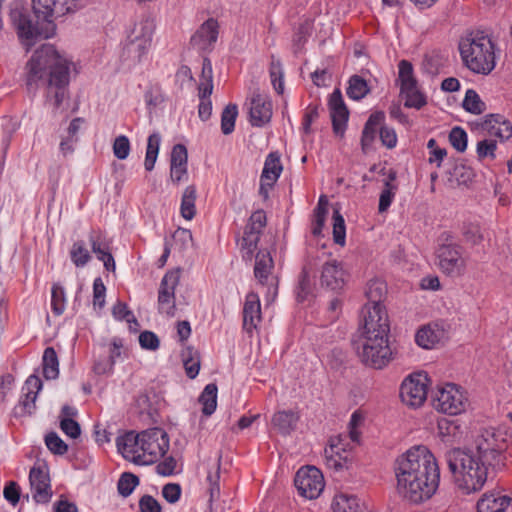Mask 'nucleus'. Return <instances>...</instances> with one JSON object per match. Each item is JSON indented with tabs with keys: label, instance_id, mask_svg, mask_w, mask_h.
<instances>
[{
	"label": "nucleus",
	"instance_id": "052dcab7",
	"mask_svg": "<svg viewBox=\"0 0 512 512\" xmlns=\"http://www.w3.org/2000/svg\"><path fill=\"white\" fill-rule=\"evenodd\" d=\"M463 236L467 242L473 245H477L483 240V235L481 234L478 224H465L463 226Z\"/></svg>",
	"mask_w": 512,
	"mask_h": 512
},
{
	"label": "nucleus",
	"instance_id": "37998d69",
	"mask_svg": "<svg viewBox=\"0 0 512 512\" xmlns=\"http://www.w3.org/2000/svg\"><path fill=\"white\" fill-rule=\"evenodd\" d=\"M212 94L211 86L198 87L199 106L198 114L201 120L206 121L212 114V102L210 96Z\"/></svg>",
	"mask_w": 512,
	"mask_h": 512
},
{
	"label": "nucleus",
	"instance_id": "473e14b6",
	"mask_svg": "<svg viewBox=\"0 0 512 512\" xmlns=\"http://www.w3.org/2000/svg\"><path fill=\"white\" fill-rule=\"evenodd\" d=\"M43 375L47 380L56 379L59 375V361L53 347H47L42 357Z\"/></svg>",
	"mask_w": 512,
	"mask_h": 512
},
{
	"label": "nucleus",
	"instance_id": "49530a36",
	"mask_svg": "<svg viewBox=\"0 0 512 512\" xmlns=\"http://www.w3.org/2000/svg\"><path fill=\"white\" fill-rule=\"evenodd\" d=\"M238 115L236 104H228L221 114V131L224 135H229L234 131L235 121Z\"/></svg>",
	"mask_w": 512,
	"mask_h": 512
},
{
	"label": "nucleus",
	"instance_id": "09e8293b",
	"mask_svg": "<svg viewBox=\"0 0 512 512\" xmlns=\"http://www.w3.org/2000/svg\"><path fill=\"white\" fill-rule=\"evenodd\" d=\"M138 484L139 478L135 474L131 472H124L118 480L117 489L121 496L128 497L132 494Z\"/></svg>",
	"mask_w": 512,
	"mask_h": 512
},
{
	"label": "nucleus",
	"instance_id": "680f3d73",
	"mask_svg": "<svg viewBox=\"0 0 512 512\" xmlns=\"http://www.w3.org/2000/svg\"><path fill=\"white\" fill-rule=\"evenodd\" d=\"M188 153L183 144H176L172 148L170 166H187Z\"/></svg>",
	"mask_w": 512,
	"mask_h": 512
},
{
	"label": "nucleus",
	"instance_id": "f03ea898",
	"mask_svg": "<svg viewBox=\"0 0 512 512\" xmlns=\"http://www.w3.org/2000/svg\"><path fill=\"white\" fill-rule=\"evenodd\" d=\"M396 490L405 500L420 504L437 491L440 470L435 456L425 446H415L400 455L394 463Z\"/></svg>",
	"mask_w": 512,
	"mask_h": 512
},
{
	"label": "nucleus",
	"instance_id": "5fc2aeb1",
	"mask_svg": "<svg viewBox=\"0 0 512 512\" xmlns=\"http://www.w3.org/2000/svg\"><path fill=\"white\" fill-rule=\"evenodd\" d=\"M47 448L55 455H64L68 451V445L59 437L56 432H49L45 436Z\"/></svg>",
	"mask_w": 512,
	"mask_h": 512
},
{
	"label": "nucleus",
	"instance_id": "ea45409f",
	"mask_svg": "<svg viewBox=\"0 0 512 512\" xmlns=\"http://www.w3.org/2000/svg\"><path fill=\"white\" fill-rule=\"evenodd\" d=\"M370 92L365 79L359 75H353L348 81L347 95L350 99L361 100Z\"/></svg>",
	"mask_w": 512,
	"mask_h": 512
},
{
	"label": "nucleus",
	"instance_id": "1a4fd4ad",
	"mask_svg": "<svg viewBox=\"0 0 512 512\" xmlns=\"http://www.w3.org/2000/svg\"><path fill=\"white\" fill-rule=\"evenodd\" d=\"M433 407L442 413L458 415L466 410L468 399L459 386L447 383L437 387L431 396Z\"/></svg>",
	"mask_w": 512,
	"mask_h": 512
},
{
	"label": "nucleus",
	"instance_id": "7ed1b4c3",
	"mask_svg": "<svg viewBox=\"0 0 512 512\" xmlns=\"http://www.w3.org/2000/svg\"><path fill=\"white\" fill-rule=\"evenodd\" d=\"M26 86L30 93L45 89L46 101L59 109L67 97L70 67L53 45L37 49L27 63Z\"/></svg>",
	"mask_w": 512,
	"mask_h": 512
},
{
	"label": "nucleus",
	"instance_id": "b1692460",
	"mask_svg": "<svg viewBox=\"0 0 512 512\" xmlns=\"http://www.w3.org/2000/svg\"><path fill=\"white\" fill-rule=\"evenodd\" d=\"M482 129L490 136L498 137L500 140H507L512 136V124L501 114H489L485 116Z\"/></svg>",
	"mask_w": 512,
	"mask_h": 512
},
{
	"label": "nucleus",
	"instance_id": "c756f323",
	"mask_svg": "<svg viewBox=\"0 0 512 512\" xmlns=\"http://www.w3.org/2000/svg\"><path fill=\"white\" fill-rule=\"evenodd\" d=\"M282 164L278 152H271L266 157L261 178L269 185H274L282 172Z\"/></svg>",
	"mask_w": 512,
	"mask_h": 512
},
{
	"label": "nucleus",
	"instance_id": "dca6fc26",
	"mask_svg": "<svg viewBox=\"0 0 512 512\" xmlns=\"http://www.w3.org/2000/svg\"><path fill=\"white\" fill-rule=\"evenodd\" d=\"M180 280V270L174 269L168 271L161 280L158 291V305L160 313L167 316L175 315V288Z\"/></svg>",
	"mask_w": 512,
	"mask_h": 512
},
{
	"label": "nucleus",
	"instance_id": "aec40b11",
	"mask_svg": "<svg viewBox=\"0 0 512 512\" xmlns=\"http://www.w3.org/2000/svg\"><path fill=\"white\" fill-rule=\"evenodd\" d=\"M347 281V273L342 263L337 260H329L322 265L320 283L322 287L331 291H341Z\"/></svg>",
	"mask_w": 512,
	"mask_h": 512
},
{
	"label": "nucleus",
	"instance_id": "ddd939ff",
	"mask_svg": "<svg viewBox=\"0 0 512 512\" xmlns=\"http://www.w3.org/2000/svg\"><path fill=\"white\" fill-rule=\"evenodd\" d=\"M428 378L424 373H413L407 376L400 386V399L410 408L421 407L427 399Z\"/></svg>",
	"mask_w": 512,
	"mask_h": 512
},
{
	"label": "nucleus",
	"instance_id": "5701e85b",
	"mask_svg": "<svg viewBox=\"0 0 512 512\" xmlns=\"http://www.w3.org/2000/svg\"><path fill=\"white\" fill-rule=\"evenodd\" d=\"M116 445L118 451L126 458L132 460L136 464H142L137 461L142 459V451L140 449V433L129 431L122 436L117 437Z\"/></svg>",
	"mask_w": 512,
	"mask_h": 512
},
{
	"label": "nucleus",
	"instance_id": "a18cd8bd",
	"mask_svg": "<svg viewBox=\"0 0 512 512\" xmlns=\"http://www.w3.org/2000/svg\"><path fill=\"white\" fill-rule=\"evenodd\" d=\"M462 106L467 112L475 115H479L486 110V104L473 89L466 91Z\"/></svg>",
	"mask_w": 512,
	"mask_h": 512
},
{
	"label": "nucleus",
	"instance_id": "13d9d810",
	"mask_svg": "<svg viewBox=\"0 0 512 512\" xmlns=\"http://www.w3.org/2000/svg\"><path fill=\"white\" fill-rule=\"evenodd\" d=\"M113 153L119 160H124L130 153V142L125 135H120L115 138L113 143Z\"/></svg>",
	"mask_w": 512,
	"mask_h": 512
},
{
	"label": "nucleus",
	"instance_id": "3c124183",
	"mask_svg": "<svg viewBox=\"0 0 512 512\" xmlns=\"http://www.w3.org/2000/svg\"><path fill=\"white\" fill-rule=\"evenodd\" d=\"M65 291L64 288L59 284L55 283L51 290V307L55 315H61L65 310Z\"/></svg>",
	"mask_w": 512,
	"mask_h": 512
},
{
	"label": "nucleus",
	"instance_id": "cd10ccee",
	"mask_svg": "<svg viewBox=\"0 0 512 512\" xmlns=\"http://www.w3.org/2000/svg\"><path fill=\"white\" fill-rule=\"evenodd\" d=\"M341 451L345 452V448L341 444L340 437L330 439V445L324 450L326 465L336 471L344 467L347 458L342 456Z\"/></svg>",
	"mask_w": 512,
	"mask_h": 512
},
{
	"label": "nucleus",
	"instance_id": "603ef678",
	"mask_svg": "<svg viewBox=\"0 0 512 512\" xmlns=\"http://www.w3.org/2000/svg\"><path fill=\"white\" fill-rule=\"evenodd\" d=\"M214 471H209L207 475V482L209 483V494H210V501H213L217 499L220 495V486H219V479H220V458L217 460V462L213 465Z\"/></svg>",
	"mask_w": 512,
	"mask_h": 512
},
{
	"label": "nucleus",
	"instance_id": "39448f33",
	"mask_svg": "<svg viewBox=\"0 0 512 512\" xmlns=\"http://www.w3.org/2000/svg\"><path fill=\"white\" fill-rule=\"evenodd\" d=\"M459 52L464 66L475 74L486 76L495 69V44L482 30L471 31L462 37Z\"/></svg>",
	"mask_w": 512,
	"mask_h": 512
},
{
	"label": "nucleus",
	"instance_id": "20e7f679",
	"mask_svg": "<svg viewBox=\"0 0 512 512\" xmlns=\"http://www.w3.org/2000/svg\"><path fill=\"white\" fill-rule=\"evenodd\" d=\"M33 20L29 11L19 2L10 7V19L21 42L29 49L38 40L54 35V18L64 16L77 8V0H32Z\"/></svg>",
	"mask_w": 512,
	"mask_h": 512
},
{
	"label": "nucleus",
	"instance_id": "bf43d9fd",
	"mask_svg": "<svg viewBox=\"0 0 512 512\" xmlns=\"http://www.w3.org/2000/svg\"><path fill=\"white\" fill-rule=\"evenodd\" d=\"M497 148V144L495 140L492 139H484L477 143V156L480 160L490 157L491 159L495 158V150Z\"/></svg>",
	"mask_w": 512,
	"mask_h": 512
},
{
	"label": "nucleus",
	"instance_id": "864d4df0",
	"mask_svg": "<svg viewBox=\"0 0 512 512\" xmlns=\"http://www.w3.org/2000/svg\"><path fill=\"white\" fill-rule=\"evenodd\" d=\"M346 237L345 221L338 210L333 212V239L336 244L344 245Z\"/></svg>",
	"mask_w": 512,
	"mask_h": 512
},
{
	"label": "nucleus",
	"instance_id": "e2e57ef3",
	"mask_svg": "<svg viewBox=\"0 0 512 512\" xmlns=\"http://www.w3.org/2000/svg\"><path fill=\"white\" fill-rule=\"evenodd\" d=\"M112 314L117 320H126L128 323L134 322L136 325L137 320L133 313L128 309L127 305L118 301L112 308Z\"/></svg>",
	"mask_w": 512,
	"mask_h": 512
},
{
	"label": "nucleus",
	"instance_id": "f3484780",
	"mask_svg": "<svg viewBox=\"0 0 512 512\" xmlns=\"http://www.w3.org/2000/svg\"><path fill=\"white\" fill-rule=\"evenodd\" d=\"M32 497L37 503H48L52 497L51 480L48 467L33 466L29 472Z\"/></svg>",
	"mask_w": 512,
	"mask_h": 512
},
{
	"label": "nucleus",
	"instance_id": "a211bd4d",
	"mask_svg": "<svg viewBox=\"0 0 512 512\" xmlns=\"http://www.w3.org/2000/svg\"><path fill=\"white\" fill-rule=\"evenodd\" d=\"M249 121L254 127H263L272 117V103L266 94L254 91L249 98Z\"/></svg>",
	"mask_w": 512,
	"mask_h": 512
},
{
	"label": "nucleus",
	"instance_id": "2f4dec72",
	"mask_svg": "<svg viewBox=\"0 0 512 512\" xmlns=\"http://www.w3.org/2000/svg\"><path fill=\"white\" fill-rule=\"evenodd\" d=\"M273 267V259L268 251H259L256 254L254 275L261 284H265Z\"/></svg>",
	"mask_w": 512,
	"mask_h": 512
},
{
	"label": "nucleus",
	"instance_id": "c03bdc74",
	"mask_svg": "<svg viewBox=\"0 0 512 512\" xmlns=\"http://www.w3.org/2000/svg\"><path fill=\"white\" fill-rule=\"evenodd\" d=\"M441 335L439 330H435L430 325L418 330L415 336L416 343L426 349L431 348L440 341Z\"/></svg>",
	"mask_w": 512,
	"mask_h": 512
},
{
	"label": "nucleus",
	"instance_id": "0e129e2a",
	"mask_svg": "<svg viewBox=\"0 0 512 512\" xmlns=\"http://www.w3.org/2000/svg\"><path fill=\"white\" fill-rule=\"evenodd\" d=\"M105 293L106 287L101 278H96L93 282V304L94 306H98L100 309L104 307L105 304Z\"/></svg>",
	"mask_w": 512,
	"mask_h": 512
},
{
	"label": "nucleus",
	"instance_id": "0eeeda50",
	"mask_svg": "<svg viewBox=\"0 0 512 512\" xmlns=\"http://www.w3.org/2000/svg\"><path fill=\"white\" fill-rule=\"evenodd\" d=\"M153 31L154 23L149 18H142L135 23L127 36L123 54L133 63H139L151 46Z\"/></svg>",
	"mask_w": 512,
	"mask_h": 512
},
{
	"label": "nucleus",
	"instance_id": "4be33fe9",
	"mask_svg": "<svg viewBox=\"0 0 512 512\" xmlns=\"http://www.w3.org/2000/svg\"><path fill=\"white\" fill-rule=\"evenodd\" d=\"M42 389V381L36 375H30L23 386L24 398L20 400L15 407V415H32L36 409V399L39 391Z\"/></svg>",
	"mask_w": 512,
	"mask_h": 512
},
{
	"label": "nucleus",
	"instance_id": "de8ad7c7",
	"mask_svg": "<svg viewBox=\"0 0 512 512\" xmlns=\"http://www.w3.org/2000/svg\"><path fill=\"white\" fill-rule=\"evenodd\" d=\"M269 74H270L271 83H272L275 91L278 94H282L284 91V81H283L284 72H283V68H282V64H281L280 60L272 57V60L270 63V68H269Z\"/></svg>",
	"mask_w": 512,
	"mask_h": 512
},
{
	"label": "nucleus",
	"instance_id": "8fccbe9b",
	"mask_svg": "<svg viewBox=\"0 0 512 512\" xmlns=\"http://www.w3.org/2000/svg\"><path fill=\"white\" fill-rule=\"evenodd\" d=\"M443 67L444 59L437 53L426 55L422 63L423 71L430 76H435L441 73Z\"/></svg>",
	"mask_w": 512,
	"mask_h": 512
},
{
	"label": "nucleus",
	"instance_id": "a19ab883",
	"mask_svg": "<svg viewBox=\"0 0 512 512\" xmlns=\"http://www.w3.org/2000/svg\"><path fill=\"white\" fill-rule=\"evenodd\" d=\"M70 259L76 267L86 266L90 260L91 255L83 240H77L73 243L70 249Z\"/></svg>",
	"mask_w": 512,
	"mask_h": 512
},
{
	"label": "nucleus",
	"instance_id": "338daca9",
	"mask_svg": "<svg viewBox=\"0 0 512 512\" xmlns=\"http://www.w3.org/2000/svg\"><path fill=\"white\" fill-rule=\"evenodd\" d=\"M380 140L384 146L391 149L397 144V135L393 128L383 125L380 127Z\"/></svg>",
	"mask_w": 512,
	"mask_h": 512
},
{
	"label": "nucleus",
	"instance_id": "72a5a7b5",
	"mask_svg": "<svg viewBox=\"0 0 512 512\" xmlns=\"http://www.w3.org/2000/svg\"><path fill=\"white\" fill-rule=\"evenodd\" d=\"M196 188L193 185L187 186L182 194L180 213L186 220H192L196 214Z\"/></svg>",
	"mask_w": 512,
	"mask_h": 512
},
{
	"label": "nucleus",
	"instance_id": "393cba45",
	"mask_svg": "<svg viewBox=\"0 0 512 512\" xmlns=\"http://www.w3.org/2000/svg\"><path fill=\"white\" fill-rule=\"evenodd\" d=\"M261 320V305L258 294L250 292L246 295L243 307V328L251 332Z\"/></svg>",
	"mask_w": 512,
	"mask_h": 512
},
{
	"label": "nucleus",
	"instance_id": "f704fd0d",
	"mask_svg": "<svg viewBox=\"0 0 512 512\" xmlns=\"http://www.w3.org/2000/svg\"><path fill=\"white\" fill-rule=\"evenodd\" d=\"M366 297L369 306H383L382 301L387 293V286L383 281L372 280L368 283L366 289Z\"/></svg>",
	"mask_w": 512,
	"mask_h": 512
},
{
	"label": "nucleus",
	"instance_id": "6e6552de",
	"mask_svg": "<svg viewBox=\"0 0 512 512\" xmlns=\"http://www.w3.org/2000/svg\"><path fill=\"white\" fill-rule=\"evenodd\" d=\"M398 81L400 96L405 99V107L420 110L427 104V97L421 91L413 65L408 60H401L398 64Z\"/></svg>",
	"mask_w": 512,
	"mask_h": 512
},
{
	"label": "nucleus",
	"instance_id": "bb28decb",
	"mask_svg": "<svg viewBox=\"0 0 512 512\" xmlns=\"http://www.w3.org/2000/svg\"><path fill=\"white\" fill-rule=\"evenodd\" d=\"M299 421V415L293 410H283L276 412L272 417V425L282 435H289L296 429Z\"/></svg>",
	"mask_w": 512,
	"mask_h": 512
},
{
	"label": "nucleus",
	"instance_id": "6e6d98bb",
	"mask_svg": "<svg viewBox=\"0 0 512 512\" xmlns=\"http://www.w3.org/2000/svg\"><path fill=\"white\" fill-rule=\"evenodd\" d=\"M449 141L458 152H464L468 142L466 131L459 126L452 128L449 133Z\"/></svg>",
	"mask_w": 512,
	"mask_h": 512
},
{
	"label": "nucleus",
	"instance_id": "a878e982",
	"mask_svg": "<svg viewBox=\"0 0 512 512\" xmlns=\"http://www.w3.org/2000/svg\"><path fill=\"white\" fill-rule=\"evenodd\" d=\"M477 512H512V499L500 494H484L477 502Z\"/></svg>",
	"mask_w": 512,
	"mask_h": 512
},
{
	"label": "nucleus",
	"instance_id": "9b49d317",
	"mask_svg": "<svg viewBox=\"0 0 512 512\" xmlns=\"http://www.w3.org/2000/svg\"><path fill=\"white\" fill-rule=\"evenodd\" d=\"M437 265L449 277L462 276L466 270V259L463 248L455 243H444L436 250Z\"/></svg>",
	"mask_w": 512,
	"mask_h": 512
},
{
	"label": "nucleus",
	"instance_id": "423d86ee",
	"mask_svg": "<svg viewBox=\"0 0 512 512\" xmlns=\"http://www.w3.org/2000/svg\"><path fill=\"white\" fill-rule=\"evenodd\" d=\"M354 348L361 362L374 369H382L391 360L392 351L388 338L368 337L353 341Z\"/></svg>",
	"mask_w": 512,
	"mask_h": 512
},
{
	"label": "nucleus",
	"instance_id": "c85d7f7f",
	"mask_svg": "<svg viewBox=\"0 0 512 512\" xmlns=\"http://www.w3.org/2000/svg\"><path fill=\"white\" fill-rule=\"evenodd\" d=\"M385 114L382 111L372 113L362 131L361 145L364 152L372 144L375 139L377 127L384 121Z\"/></svg>",
	"mask_w": 512,
	"mask_h": 512
},
{
	"label": "nucleus",
	"instance_id": "2eb2a0df",
	"mask_svg": "<svg viewBox=\"0 0 512 512\" xmlns=\"http://www.w3.org/2000/svg\"><path fill=\"white\" fill-rule=\"evenodd\" d=\"M299 494L307 499H316L324 489V478L321 471L314 467L300 468L294 478Z\"/></svg>",
	"mask_w": 512,
	"mask_h": 512
},
{
	"label": "nucleus",
	"instance_id": "7c9ffc66",
	"mask_svg": "<svg viewBox=\"0 0 512 512\" xmlns=\"http://www.w3.org/2000/svg\"><path fill=\"white\" fill-rule=\"evenodd\" d=\"M396 175L397 174L394 170H389L388 177L384 181V188L381 191L379 197L378 210L380 213H384L389 209L395 197L396 191L398 189L397 185L394 183L396 180Z\"/></svg>",
	"mask_w": 512,
	"mask_h": 512
},
{
	"label": "nucleus",
	"instance_id": "f257e3e1",
	"mask_svg": "<svg viewBox=\"0 0 512 512\" xmlns=\"http://www.w3.org/2000/svg\"><path fill=\"white\" fill-rule=\"evenodd\" d=\"M445 459L455 485L466 494L477 492L485 485L489 470L502 464V447L494 433L486 430L474 445L446 452Z\"/></svg>",
	"mask_w": 512,
	"mask_h": 512
},
{
	"label": "nucleus",
	"instance_id": "774afa93",
	"mask_svg": "<svg viewBox=\"0 0 512 512\" xmlns=\"http://www.w3.org/2000/svg\"><path fill=\"white\" fill-rule=\"evenodd\" d=\"M139 509L141 512H161L162 508L159 502L151 495H143L139 500Z\"/></svg>",
	"mask_w": 512,
	"mask_h": 512
},
{
	"label": "nucleus",
	"instance_id": "c9c22d12",
	"mask_svg": "<svg viewBox=\"0 0 512 512\" xmlns=\"http://www.w3.org/2000/svg\"><path fill=\"white\" fill-rule=\"evenodd\" d=\"M217 386L214 383H209L202 391L199 402L202 404V412L206 416L214 413L217 407Z\"/></svg>",
	"mask_w": 512,
	"mask_h": 512
},
{
	"label": "nucleus",
	"instance_id": "9d476101",
	"mask_svg": "<svg viewBox=\"0 0 512 512\" xmlns=\"http://www.w3.org/2000/svg\"><path fill=\"white\" fill-rule=\"evenodd\" d=\"M140 449L142 451V465L155 463L163 457L169 449V437L159 427L150 428L140 432Z\"/></svg>",
	"mask_w": 512,
	"mask_h": 512
},
{
	"label": "nucleus",
	"instance_id": "412c9836",
	"mask_svg": "<svg viewBox=\"0 0 512 512\" xmlns=\"http://www.w3.org/2000/svg\"><path fill=\"white\" fill-rule=\"evenodd\" d=\"M218 28L217 20L209 18L192 35L191 46L200 52L211 51L218 38Z\"/></svg>",
	"mask_w": 512,
	"mask_h": 512
},
{
	"label": "nucleus",
	"instance_id": "6ab92c4d",
	"mask_svg": "<svg viewBox=\"0 0 512 512\" xmlns=\"http://www.w3.org/2000/svg\"><path fill=\"white\" fill-rule=\"evenodd\" d=\"M328 106L332 120L333 132L343 136L349 119V110L344 102L340 89H335L329 97Z\"/></svg>",
	"mask_w": 512,
	"mask_h": 512
},
{
	"label": "nucleus",
	"instance_id": "4468645a",
	"mask_svg": "<svg viewBox=\"0 0 512 512\" xmlns=\"http://www.w3.org/2000/svg\"><path fill=\"white\" fill-rule=\"evenodd\" d=\"M266 226V214L263 210H257L250 216L245 226L244 234L240 243L242 257L244 260L251 261L254 252L258 247L260 235Z\"/></svg>",
	"mask_w": 512,
	"mask_h": 512
},
{
	"label": "nucleus",
	"instance_id": "4c0bfd02",
	"mask_svg": "<svg viewBox=\"0 0 512 512\" xmlns=\"http://www.w3.org/2000/svg\"><path fill=\"white\" fill-rule=\"evenodd\" d=\"M161 136L158 132L152 133L147 140L144 166L147 171H152L158 157Z\"/></svg>",
	"mask_w": 512,
	"mask_h": 512
},
{
	"label": "nucleus",
	"instance_id": "58836bf2",
	"mask_svg": "<svg viewBox=\"0 0 512 512\" xmlns=\"http://www.w3.org/2000/svg\"><path fill=\"white\" fill-rule=\"evenodd\" d=\"M359 499L354 495L338 494L332 502L333 512H359Z\"/></svg>",
	"mask_w": 512,
	"mask_h": 512
},
{
	"label": "nucleus",
	"instance_id": "f8f14e48",
	"mask_svg": "<svg viewBox=\"0 0 512 512\" xmlns=\"http://www.w3.org/2000/svg\"><path fill=\"white\" fill-rule=\"evenodd\" d=\"M363 326L359 338L382 337L388 338L390 324L384 306L365 305L362 310Z\"/></svg>",
	"mask_w": 512,
	"mask_h": 512
},
{
	"label": "nucleus",
	"instance_id": "79ce46f5",
	"mask_svg": "<svg viewBox=\"0 0 512 512\" xmlns=\"http://www.w3.org/2000/svg\"><path fill=\"white\" fill-rule=\"evenodd\" d=\"M314 283L310 276V271L306 266L303 267L302 272L299 276L296 295L299 302L308 300L309 296L312 295Z\"/></svg>",
	"mask_w": 512,
	"mask_h": 512
},
{
	"label": "nucleus",
	"instance_id": "e433bc0d",
	"mask_svg": "<svg viewBox=\"0 0 512 512\" xmlns=\"http://www.w3.org/2000/svg\"><path fill=\"white\" fill-rule=\"evenodd\" d=\"M182 360L186 375L190 379H194L200 369V355L198 351L194 350L192 347H186L182 351Z\"/></svg>",
	"mask_w": 512,
	"mask_h": 512
},
{
	"label": "nucleus",
	"instance_id": "69168bd1",
	"mask_svg": "<svg viewBox=\"0 0 512 512\" xmlns=\"http://www.w3.org/2000/svg\"><path fill=\"white\" fill-rule=\"evenodd\" d=\"M60 428L67 436L73 439L78 438L81 434L79 423L72 418H61Z\"/></svg>",
	"mask_w": 512,
	"mask_h": 512
},
{
	"label": "nucleus",
	"instance_id": "4d7b16f0",
	"mask_svg": "<svg viewBox=\"0 0 512 512\" xmlns=\"http://www.w3.org/2000/svg\"><path fill=\"white\" fill-rule=\"evenodd\" d=\"M89 242L98 260L110 252L108 243L102 240L99 234H95L94 232L90 233Z\"/></svg>",
	"mask_w": 512,
	"mask_h": 512
}]
</instances>
